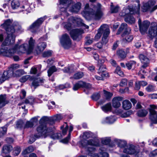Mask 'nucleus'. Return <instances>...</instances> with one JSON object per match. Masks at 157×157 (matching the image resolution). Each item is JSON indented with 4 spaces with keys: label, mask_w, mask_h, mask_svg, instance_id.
<instances>
[{
    "label": "nucleus",
    "mask_w": 157,
    "mask_h": 157,
    "mask_svg": "<svg viewBox=\"0 0 157 157\" xmlns=\"http://www.w3.org/2000/svg\"><path fill=\"white\" fill-rule=\"evenodd\" d=\"M80 147H85L87 145L98 146L99 145V143L98 141H95L93 140H87L86 139L80 141L79 142Z\"/></svg>",
    "instance_id": "15"
},
{
    "label": "nucleus",
    "mask_w": 157,
    "mask_h": 157,
    "mask_svg": "<svg viewBox=\"0 0 157 157\" xmlns=\"http://www.w3.org/2000/svg\"><path fill=\"white\" fill-rule=\"evenodd\" d=\"M60 3L61 4H62L65 8H61L60 10L61 11L63 12L62 13V15H67V13L66 12V9L65 8L67 7H68L69 5L71 4V0H59Z\"/></svg>",
    "instance_id": "22"
},
{
    "label": "nucleus",
    "mask_w": 157,
    "mask_h": 157,
    "mask_svg": "<svg viewBox=\"0 0 157 157\" xmlns=\"http://www.w3.org/2000/svg\"><path fill=\"white\" fill-rule=\"evenodd\" d=\"M103 148L100 149V151L99 154H94L93 155V157H108L109 155L108 154L104 151V150L102 149Z\"/></svg>",
    "instance_id": "30"
},
{
    "label": "nucleus",
    "mask_w": 157,
    "mask_h": 157,
    "mask_svg": "<svg viewBox=\"0 0 157 157\" xmlns=\"http://www.w3.org/2000/svg\"><path fill=\"white\" fill-rule=\"evenodd\" d=\"M155 109H157V106L155 105H150L149 109L150 118L154 123L157 124V112Z\"/></svg>",
    "instance_id": "12"
},
{
    "label": "nucleus",
    "mask_w": 157,
    "mask_h": 157,
    "mask_svg": "<svg viewBox=\"0 0 157 157\" xmlns=\"http://www.w3.org/2000/svg\"><path fill=\"white\" fill-rule=\"evenodd\" d=\"M139 58L142 63L144 64L142 66V67L145 68L147 67L149 63V59L148 58L144 55L141 54L139 56Z\"/></svg>",
    "instance_id": "23"
},
{
    "label": "nucleus",
    "mask_w": 157,
    "mask_h": 157,
    "mask_svg": "<svg viewBox=\"0 0 157 157\" xmlns=\"http://www.w3.org/2000/svg\"><path fill=\"white\" fill-rule=\"evenodd\" d=\"M35 102V99L32 97H29L28 99L25 101V102L26 104H29L30 105L33 104Z\"/></svg>",
    "instance_id": "50"
},
{
    "label": "nucleus",
    "mask_w": 157,
    "mask_h": 157,
    "mask_svg": "<svg viewBox=\"0 0 157 157\" xmlns=\"http://www.w3.org/2000/svg\"><path fill=\"white\" fill-rule=\"evenodd\" d=\"M132 113V111H129L122 114L121 117H128Z\"/></svg>",
    "instance_id": "61"
},
{
    "label": "nucleus",
    "mask_w": 157,
    "mask_h": 157,
    "mask_svg": "<svg viewBox=\"0 0 157 157\" xmlns=\"http://www.w3.org/2000/svg\"><path fill=\"white\" fill-rule=\"evenodd\" d=\"M150 24V22L146 21H144L142 24L140 25V29L142 34H144L147 31Z\"/></svg>",
    "instance_id": "25"
},
{
    "label": "nucleus",
    "mask_w": 157,
    "mask_h": 157,
    "mask_svg": "<svg viewBox=\"0 0 157 157\" xmlns=\"http://www.w3.org/2000/svg\"><path fill=\"white\" fill-rule=\"evenodd\" d=\"M136 64V61L133 60L130 61L126 64V66L128 69H131L132 67H135Z\"/></svg>",
    "instance_id": "39"
},
{
    "label": "nucleus",
    "mask_w": 157,
    "mask_h": 157,
    "mask_svg": "<svg viewBox=\"0 0 157 157\" xmlns=\"http://www.w3.org/2000/svg\"><path fill=\"white\" fill-rule=\"evenodd\" d=\"M124 153L129 154H133L136 157H139L141 153L138 149H136V147L132 145H128L126 146L123 150Z\"/></svg>",
    "instance_id": "11"
},
{
    "label": "nucleus",
    "mask_w": 157,
    "mask_h": 157,
    "mask_svg": "<svg viewBox=\"0 0 157 157\" xmlns=\"http://www.w3.org/2000/svg\"><path fill=\"white\" fill-rule=\"evenodd\" d=\"M13 149L12 146L10 144H5L2 147L1 151V155L2 156L10 153Z\"/></svg>",
    "instance_id": "18"
},
{
    "label": "nucleus",
    "mask_w": 157,
    "mask_h": 157,
    "mask_svg": "<svg viewBox=\"0 0 157 157\" xmlns=\"http://www.w3.org/2000/svg\"><path fill=\"white\" fill-rule=\"evenodd\" d=\"M106 70V68L105 66L102 65L100 67L98 71V73L99 74H103L105 73H107L105 71Z\"/></svg>",
    "instance_id": "48"
},
{
    "label": "nucleus",
    "mask_w": 157,
    "mask_h": 157,
    "mask_svg": "<svg viewBox=\"0 0 157 157\" xmlns=\"http://www.w3.org/2000/svg\"><path fill=\"white\" fill-rule=\"evenodd\" d=\"M136 4L134 6L131 7V6H128L123 8L122 11L120 13L121 16L125 17V21L129 23L132 24L135 22V20L131 14L139 13L140 8V4L138 0L136 1Z\"/></svg>",
    "instance_id": "3"
},
{
    "label": "nucleus",
    "mask_w": 157,
    "mask_h": 157,
    "mask_svg": "<svg viewBox=\"0 0 157 157\" xmlns=\"http://www.w3.org/2000/svg\"><path fill=\"white\" fill-rule=\"evenodd\" d=\"M101 75V76L96 75L95 78L96 79L98 80H102L103 78L104 77H106L108 76V74L107 73H105L103 74H99Z\"/></svg>",
    "instance_id": "55"
},
{
    "label": "nucleus",
    "mask_w": 157,
    "mask_h": 157,
    "mask_svg": "<svg viewBox=\"0 0 157 157\" xmlns=\"http://www.w3.org/2000/svg\"><path fill=\"white\" fill-rule=\"evenodd\" d=\"M101 108L102 110L105 113L110 111L112 109L111 104L108 103L101 106Z\"/></svg>",
    "instance_id": "32"
},
{
    "label": "nucleus",
    "mask_w": 157,
    "mask_h": 157,
    "mask_svg": "<svg viewBox=\"0 0 157 157\" xmlns=\"http://www.w3.org/2000/svg\"><path fill=\"white\" fill-rule=\"evenodd\" d=\"M115 141L117 145L121 148L125 147L127 145L126 141L124 140L116 139Z\"/></svg>",
    "instance_id": "31"
},
{
    "label": "nucleus",
    "mask_w": 157,
    "mask_h": 157,
    "mask_svg": "<svg viewBox=\"0 0 157 157\" xmlns=\"http://www.w3.org/2000/svg\"><path fill=\"white\" fill-rule=\"evenodd\" d=\"M35 44V41L32 37H30L29 41V46H27L29 53H30L32 51Z\"/></svg>",
    "instance_id": "29"
},
{
    "label": "nucleus",
    "mask_w": 157,
    "mask_h": 157,
    "mask_svg": "<svg viewBox=\"0 0 157 157\" xmlns=\"http://www.w3.org/2000/svg\"><path fill=\"white\" fill-rule=\"evenodd\" d=\"M115 72L120 76L122 77L124 76L123 72L121 71L120 67L119 66L117 67Z\"/></svg>",
    "instance_id": "54"
},
{
    "label": "nucleus",
    "mask_w": 157,
    "mask_h": 157,
    "mask_svg": "<svg viewBox=\"0 0 157 157\" xmlns=\"http://www.w3.org/2000/svg\"><path fill=\"white\" fill-rule=\"evenodd\" d=\"M123 99V97L121 96H117L114 97L112 100V104L113 107L115 108H119L121 105L120 101Z\"/></svg>",
    "instance_id": "19"
},
{
    "label": "nucleus",
    "mask_w": 157,
    "mask_h": 157,
    "mask_svg": "<svg viewBox=\"0 0 157 157\" xmlns=\"http://www.w3.org/2000/svg\"><path fill=\"white\" fill-rule=\"evenodd\" d=\"M34 125V124L31 121H27L24 127V128H31Z\"/></svg>",
    "instance_id": "57"
},
{
    "label": "nucleus",
    "mask_w": 157,
    "mask_h": 157,
    "mask_svg": "<svg viewBox=\"0 0 157 157\" xmlns=\"http://www.w3.org/2000/svg\"><path fill=\"white\" fill-rule=\"evenodd\" d=\"M125 30V32L122 35V37H124L123 41L124 42L125 41L128 42H130L131 41L133 37L131 35L127 34L125 33L126 31L127 34L129 33L131 31V29L130 28L127 27V25L125 23H123L121 24V26L118 30V31L117 33V34H120L121 32L122 31L123 29Z\"/></svg>",
    "instance_id": "8"
},
{
    "label": "nucleus",
    "mask_w": 157,
    "mask_h": 157,
    "mask_svg": "<svg viewBox=\"0 0 157 157\" xmlns=\"http://www.w3.org/2000/svg\"><path fill=\"white\" fill-rule=\"evenodd\" d=\"M115 121V117L111 116L103 118L101 121V122L103 124H112Z\"/></svg>",
    "instance_id": "27"
},
{
    "label": "nucleus",
    "mask_w": 157,
    "mask_h": 157,
    "mask_svg": "<svg viewBox=\"0 0 157 157\" xmlns=\"http://www.w3.org/2000/svg\"><path fill=\"white\" fill-rule=\"evenodd\" d=\"M41 68V66L39 65L37 66H34L33 67L30 71V73L31 74H35L37 71H40Z\"/></svg>",
    "instance_id": "37"
},
{
    "label": "nucleus",
    "mask_w": 157,
    "mask_h": 157,
    "mask_svg": "<svg viewBox=\"0 0 157 157\" xmlns=\"http://www.w3.org/2000/svg\"><path fill=\"white\" fill-rule=\"evenodd\" d=\"M110 11L111 13H117L119 10V7L118 6H114L112 3H111Z\"/></svg>",
    "instance_id": "46"
},
{
    "label": "nucleus",
    "mask_w": 157,
    "mask_h": 157,
    "mask_svg": "<svg viewBox=\"0 0 157 157\" xmlns=\"http://www.w3.org/2000/svg\"><path fill=\"white\" fill-rule=\"evenodd\" d=\"M7 130L6 127L4 126L0 128V137L3 136L6 134Z\"/></svg>",
    "instance_id": "51"
},
{
    "label": "nucleus",
    "mask_w": 157,
    "mask_h": 157,
    "mask_svg": "<svg viewBox=\"0 0 157 157\" xmlns=\"http://www.w3.org/2000/svg\"><path fill=\"white\" fill-rule=\"evenodd\" d=\"M60 42L62 46L65 49H68L71 46V41L69 36L67 34L63 35L60 38Z\"/></svg>",
    "instance_id": "10"
},
{
    "label": "nucleus",
    "mask_w": 157,
    "mask_h": 157,
    "mask_svg": "<svg viewBox=\"0 0 157 157\" xmlns=\"http://www.w3.org/2000/svg\"><path fill=\"white\" fill-rule=\"evenodd\" d=\"M95 136L94 134L90 131H87L82 133L80 137H90Z\"/></svg>",
    "instance_id": "36"
},
{
    "label": "nucleus",
    "mask_w": 157,
    "mask_h": 157,
    "mask_svg": "<svg viewBox=\"0 0 157 157\" xmlns=\"http://www.w3.org/2000/svg\"><path fill=\"white\" fill-rule=\"evenodd\" d=\"M57 70L56 68L54 66L50 67L47 71L48 76H50L54 72L57 71Z\"/></svg>",
    "instance_id": "41"
},
{
    "label": "nucleus",
    "mask_w": 157,
    "mask_h": 157,
    "mask_svg": "<svg viewBox=\"0 0 157 157\" xmlns=\"http://www.w3.org/2000/svg\"><path fill=\"white\" fill-rule=\"evenodd\" d=\"M68 128V125L66 123L61 126V129L62 130V134L60 133H54L52 129L47 128L45 125L41 124L37 128V131L40 133L41 136L44 137H60L63 136L66 134Z\"/></svg>",
    "instance_id": "2"
},
{
    "label": "nucleus",
    "mask_w": 157,
    "mask_h": 157,
    "mask_svg": "<svg viewBox=\"0 0 157 157\" xmlns=\"http://www.w3.org/2000/svg\"><path fill=\"white\" fill-rule=\"evenodd\" d=\"M62 118V117L61 114H57L53 117L52 120L55 121L59 120L61 119Z\"/></svg>",
    "instance_id": "64"
},
{
    "label": "nucleus",
    "mask_w": 157,
    "mask_h": 157,
    "mask_svg": "<svg viewBox=\"0 0 157 157\" xmlns=\"http://www.w3.org/2000/svg\"><path fill=\"white\" fill-rule=\"evenodd\" d=\"M45 17H44L38 19L29 27V30L32 33L36 32L38 27L45 19Z\"/></svg>",
    "instance_id": "14"
},
{
    "label": "nucleus",
    "mask_w": 157,
    "mask_h": 157,
    "mask_svg": "<svg viewBox=\"0 0 157 157\" xmlns=\"http://www.w3.org/2000/svg\"><path fill=\"white\" fill-rule=\"evenodd\" d=\"M21 151V148L20 147L18 146H16L14 148L13 155L15 156H17L20 154Z\"/></svg>",
    "instance_id": "40"
},
{
    "label": "nucleus",
    "mask_w": 157,
    "mask_h": 157,
    "mask_svg": "<svg viewBox=\"0 0 157 157\" xmlns=\"http://www.w3.org/2000/svg\"><path fill=\"white\" fill-rule=\"evenodd\" d=\"M10 6L13 10H15L20 8V12H23L24 14H27L31 12V9L29 4L28 3H23L20 5L18 0H13L10 3Z\"/></svg>",
    "instance_id": "6"
},
{
    "label": "nucleus",
    "mask_w": 157,
    "mask_h": 157,
    "mask_svg": "<svg viewBox=\"0 0 157 157\" xmlns=\"http://www.w3.org/2000/svg\"><path fill=\"white\" fill-rule=\"evenodd\" d=\"M44 79L40 78L35 79L33 82V85L34 86H37L41 85L44 82Z\"/></svg>",
    "instance_id": "33"
},
{
    "label": "nucleus",
    "mask_w": 157,
    "mask_h": 157,
    "mask_svg": "<svg viewBox=\"0 0 157 157\" xmlns=\"http://www.w3.org/2000/svg\"><path fill=\"white\" fill-rule=\"evenodd\" d=\"M63 71L65 73H71L74 72V69L73 66L71 65L68 67H65L63 70Z\"/></svg>",
    "instance_id": "42"
},
{
    "label": "nucleus",
    "mask_w": 157,
    "mask_h": 157,
    "mask_svg": "<svg viewBox=\"0 0 157 157\" xmlns=\"http://www.w3.org/2000/svg\"><path fill=\"white\" fill-rule=\"evenodd\" d=\"M12 21L10 19L6 20L1 25L6 30V33L0 34V42H2V45H10L15 42V36L13 34L16 30H20L21 27L17 22H15L11 25Z\"/></svg>",
    "instance_id": "1"
},
{
    "label": "nucleus",
    "mask_w": 157,
    "mask_h": 157,
    "mask_svg": "<svg viewBox=\"0 0 157 157\" xmlns=\"http://www.w3.org/2000/svg\"><path fill=\"white\" fill-rule=\"evenodd\" d=\"M104 95L106 99L108 100L111 98L113 95V94L105 90H103Z\"/></svg>",
    "instance_id": "47"
},
{
    "label": "nucleus",
    "mask_w": 157,
    "mask_h": 157,
    "mask_svg": "<svg viewBox=\"0 0 157 157\" xmlns=\"http://www.w3.org/2000/svg\"><path fill=\"white\" fill-rule=\"evenodd\" d=\"M117 55L121 58H124L126 56L125 52L123 50H120L117 52Z\"/></svg>",
    "instance_id": "52"
},
{
    "label": "nucleus",
    "mask_w": 157,
    "mask_h": 157,
    "mask_svg": "<svg viewBox=\"0 0 157 157\" xmlns=\"http://www.w3.org/2000/svg\"><path fill=\"white\" fill-rule=\"evenodd\" d=\"M83 75L82 72H78L74 75V78L75 79H79L82 78Z\"/></svg>",
    "instance_id": "56"
},
{
    "label": "nucleus",
    "mask_w": 157,
    "mask_h": 157,
    "mask_svg": "<svg viewBox=\"0 0 157 157\" xmlns=\"http://www.w3.org/2000/svg\"><path fill=\"white\" fill-rule=\"evenodd\" d=\"M147 111L145 109L139 110L137 113V115L140 117H144L147 114Z\"/></svg>",
    "instance_id": "38"
},
{
    "label": "nucleus",
    "mask_w": 157,
    "mask_h": 157,
    "mask_svg": "<svg viewBox=\"0 0 157 157\" xmlns=\"http://www.w3.org/2000/svg\"><path fill=\"white\" fill-rule=\"evenodd\" d=\"M24 124L22 120H19L17 121L16 126L17 128L18 129H22L24 128Z\"/></svg>",
    "instance_id": "49"
},
{
    "label": "nucleus",
    "mask_w": 157,
    "mask_h": 157,
    "mask_svg": "<svg viewBox=\"0 0 157 157\" xmlns=\"http://www.w3.org/2000/svg\"><path fill=\"white\" fill-rule=\"evenodd\" d=\"M102 143L103 144L109 145L110 146H113L110 144L111 141L109 138L106 139L102 141Z\"/></svg>",
    "instance_id": "60"
},
{
    "label": "nucleus",
    "mask_w": 157,
    "mask_h": 157,
    "mask_svg": "<svg viewBox=\"0 0 157 157\" xmlns=\"http://www.w3.org/2000/svg\"><path fill=\"white\" fill-rule=\"evenodd\" d=\"M100 95L99 93H95L92 96V98L94 100H98L100 98Z\"/></svg>",
    "instance_id": "59"
},
{
    "label": "nucleus",
    "mask_w": 157,
    "mask_h": 157,
    "mask_svg": "<svg viewBox=\"0 0 157 157\" xmlns=\"http://www.w3.org/2000/svg\"><path fill=\"white\" fill-rule=\"evenodd\" d=\"M52 52L51 51H48L44 52L43 54V56L44 57H46L50 56L52 54Z\"/></svg>",
    "instance_id": "62"
},
{
    "label": "nucleus",
    "mask_w": 157,
    "mask_h": 157,
    "mask_svg": "<svg viewBox=\"0 0 157 157\" xmlns=\"http://www.w3.org/2000/svg\"><path fill=\"white\" fill-rule=\"evenodd\" d=\"M20 66L17 64H13L11 65L9 70L11 71H13V72H15V70L19 68Z\"/></svg>",
    "instance_id": "53"
},
{
    "label": "nucleus",
    "mask_w": 157,
    "mask_h": 157,
    "mask_svg": "<svg viewBox=\"0 0 157 157\" xmlns=\"http://www.w3.org/2000/svg\"><path fill=\"white\" fill-rule=\"evenodd\" d=\"M101 28V26L98 30V33L95 36V39L96 40H98V39H99L101 37L102 34H103L104 33V31H102V29Z\"/></svg>",
    "instance_id": "45"
},
{
    "label": "nucleus",
    "mask_w": 157,
    "mask_h": 157,
    "mask_svg": "<svg viewBox=\"0 0 157 157\" xmlns=\"http://www.w3.org/2000/svg\"><path fill=\"white\" fill-rule=\"evenodd\" d=\"M82 5L80 2H77L72 4L70 10L72 12L77 13L81 9Z\"/></svg>",
    "instance_id": "24"
},
{
    "label": "nucleus",
    "mask_w": 157,
    "mask_h": 157,
    "mask_svg": "<svg viewBox=\"0 0 157 157\" xmlns=\"http://www.w3.org/2000/svg\"><path fill=\"white\" fill-rule=\"evenodd\" d=\"M70 138H53L54 140H57L60 142L64 144H66L68 143L70 140Z\"/></svg>",
    "instance_id": "43"
},
{
    "label": "nucleus",
    "mask_w": 157,
    "mask_h": 157,
    "mask_svg": "<svg viewBox=\"0 0 157 157\" xmlns=\"http://www.w3.org/2000/svg\"><path fill=\"white\" fill-rule=\"evenodd\" d=\"M148 34V36L151 38L155 37V46L157 48V24L156 23L153 22L151 23Z\"/></svg>",
    "instance_id": "9"
},
{
    "label": "nucleus",
    "mask_w": 157,
    "mask_h": 157,
    "mask_svg": "<svg viewBox=\"0 0 157 157\" xmlns=\"http://www.w3.org/2000/svg\"><path fill=\"white\" fill-rule=\"evenodd\" d=\"M46 46V44L45 42L39 43L36 48V52L37 54L40 53L44 50Z\"/></svg>",
    "instance_id": "26"
},
{
    "label": "nucleus",
    "mask_w": 157,
    "mask_h": 157,
    "mask_svg": "<svg viewBox=\"0 0 157 157\" xmlns=\"http://www.w3.org/2000/svg\"><path fill=\"white\" fill-rule=\"evenodd\" d=\"M9 45H2V43L1 45V48L0 49V55L2 54L4 56L11 57L16 53H19L20 52L24 53L27 52L29 53L28 48L27 44H24L18 47V44H16L14 47L11 49H8L7 46Z\"/></svg>",
    "instance_id": "4"
},
{
    "label": "nucleus",
    "mask_w": 157,
    "mask_h": 157,
    "mask_svg": "<svg viewBox=\"0 0 157 157\" xmlns=\"http://www.w3.org/2000/svg\"><path fill=\"white\" fill-rule=\"evenodd\" d=\"M13 71L10 70L7 71H4L2 78L0 79V84L3 82L8 78L13 76Z\"/></svg>",
    "instance_id": "20"
},
{
    "label": "nucleus",
    "mask_w": 157,
    "mask_h": 157,
    "mask_svg": "<svg viewBox=\"0 0 157 157\" xmlns=\"http://www.w3.org/2000/svg\"><path fill=\"white\" fill-rule=\"evenodd\" d=\"M155 4V2L154 0H150L144 3L142 7L143 12H145L148 10L151 9V11L153 12L157 9V5L152 8Z\"/></svg>",
    "instance_id": "13"
},
{
    "label": "nucleus",
    "mask_w": 157,
    "mask_h": 157,
    "mask_svg": "<svg viewBox=\"0 0 157 157\" xmlns=\"http://www.w3.org/2000/svg\"><path fill=\"white\" fill-rule=\"evenodd\" d=\"M83 33V31L78 29L72 30L70 32L71 37L74 40L78 39L79 36Z\"/></svg>",
    "instance_id": "21"
},
{
    "label": "nucleus",
    "mask_w": 157,
    "mask_h": 157,
    "mask_svg": "<svg viewBox=\"0 0 157 157\" xmlns=\"http://www.w3.org/2000/svg\"><path fill=\"white\" fill-rule=\"evenodd\" d=\"M146 90L148 92H151L154 90V87L152 85H148L146 88Z\"/></svg>",
    "instance_id": "58"
},
{
    "label": "nucleus",
    "mask_w": 157,
    "mask_h": 157,
    "mask_svg": "<svg viewBox=\"0 0 157 157\" xmlns=\"http://www.w3.org/2000/svg\"><path fill=\"white\" fill-rule=\"evenodd\" d=\"M25 74V72L23 70L19 69L16 71L15 72L13 71V76L19 77Z\"/></svg>",
    "instance_id": "34"
},
{
    "label": "nucleus",
    "mask_w": 157,
    "mask_h": 157,
    "mask_svg": "<svg viewBox=\"0 0 157 157\" xmlns=\"http://www.w3.org/2000/svg\"><path fill=\"white\" fill-rule=\"evenodd\" d=\"M122 107L124 110H128L132 107V104L128 100H125L122 102Z\"/></svg>",
    "instance_id": "28"
},
{
    "label": "nucleus",
    "mask_w": 157,
    "mask_h": 157,
    "mask_svg": "<svg viewBox=\"0 0 157 157\" xmlns=\"http://www.w3.org/2000/svg\"><path fill=\"white\" fill-rule=\"evenodd\" d=\"M63 25L64 28L68 30H71L73 27L77 25L83 26L86 29L89 28V26L85 25L80 18L77 17H71L69 19L68 22L64 23Z\"/></svg>",
    "instance_id": "7"
},
{
    "label": "nucleus",
    "mask_w": 157,
    "mask_h": 157,
    "mask_svg": "<svg viewBox=\"0 0 157 157\" xmlns=\"http://www.w3.org/2000/svg\"><path fill=\"white\" fill-rule=\"evenodd\" d=\"M6 95H0V109L7 103V102L6 101Z\"/></svg>",
    "instance_id": "35"
},
{
    "label": "nucleus",
    "mask_w": 157,
    "mask_h": 157,
    "mask_svg": "<svg viewBox=\"0 0 157 157\" xmlns=\"http://www.w3.org/2000/svg\"><path fill=\"white\" fill-rule=\"evenodd\" d=\"M91 85L89 83H86L82 81H79L74 85L73 89L74 90H77L80 87L85 88L87 89H90Z\"/></svg>",
    "instance_id": "17"
},
{
    "label": "nucleus",
    "mask_w": 157,
    "mask_h": 157,
    "mask_svg": "<svg viewBox=\"0 0 157 157\" xmlns=\"http://www.w3.org/2000/svg\"><path fill=\"white\" fill-rule=\"evenodd\" d=\"M34 150V148L32 146H30L25 149L22 151V154L23 155H26L33 151Z\"/></svg>",
    "instance_id": "44"
},
{
    "label": "nucleus",
    "mask_w": 157,
    "mask_h": 157,
    "mask_svg": "<svg viewBox=\"0 0 157 157\" xmlns=\"http://www.w3.org/2000/svg\"><path fill=\"white\" fill-rule=\"evenodd\" d=\"M30 76L29 75L23 76L20 79V81L22 82H25L30 78Z\"/></svg>",
    "instance_id": "63"
},
{
    "label": "nucleus",
    "mask_w": 157,
    "mask_h": 157,
    "mask_svg": "<svg viewBox=\"0 0 157 157\" xmlns=\"http://www.w3.org/2000/svg\"><path fill=\"white\" fill-rule=\"evenodd\" d=\"M102 31H104V33L102 37V41L103 44H105L108 42V36L109 33V29L108 26L107 25H101Z\"/></svg>",
    "instance_id": "16"
},
{
    "label": "nucleus",
    "mask_w": 157,
    "mask_h": 157,
    "mask_svg": "<svg viewBox=\"0 0 157 157\" xmlns=\"http://www.w3.org/2000/svg\"><path fill=\"white\" fill-rule=\"evenodd\" d=\"M84 12L96 20H99L102 16L103 13L101 11V5L99 3L94 5L93 9L89 8V5L87 3L85 6Z\"/></svg>",
    "instance_id": "5"
}]
</instances>
